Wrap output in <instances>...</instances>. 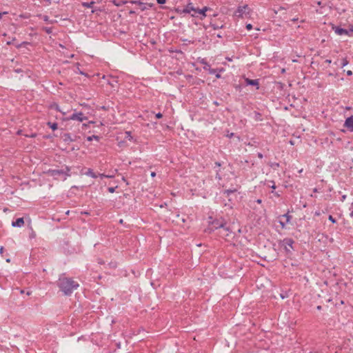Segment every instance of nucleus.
<instances>
[{
    "mask_svg": "<svg viewBox=\"0 0 353 353\" xmlns=\"http://www.w3.org/2000/svg\"><path fill=\"white\" fill-rule=\"evenodd\" d=\"M58 285L65 295L70 296L79 287V283L72 279L61 276L59 279Z\"/></svg>",
    "mask_w": 353,
    "mask_h": 353,
    "instance_id": "f257e3e1",
    "label": "nucleus"
},
{
    "mask_svg": "<svg viewBox=\"0 0 353 353\" xmlns=\"http://www.w3.org/2000/svg\"><path fill=\"white\" fill-rule=\"evenodd\" d=\"M70 169L65 167V169H49L46 171L47 176L52 177L56 180L65 181L68 176H70Z\"/></svg>",
    "mask_w": 353,
    "mask_h": 353,
    "instance_id": "f03ea898",
    "label": "nucleus"
},
{
    "mask_svg": "<svg viewBox=\"0 0 353 353\" xmlns=\"http://www.w3.org/2000/svg\"><path fill=\"white\" fill-rule=\"evenodd\" d=\"M225 224L226 222L223 219H216L212 222H210L208 230L211 232L218 228H223L225 231H228V228L225 227Z\"/></svg>",
    "mask_w": 353,
    "mask_h": 353,
    "instance_id": "7ed1b4c3",
    "label": "nucleus"
},
{
    "mask_svg": "<svg viewBox=\"0 0 353 353\" xmlns=\"http://www.w3.org/2000/svg\"><path fill=\"white\" fill-rule=\"evenodd\" d=\"M279 245L281 248H283L284 250L287 254H291V250L293 248V244L294 243V241L291 238H285L283 240H279L278 241Z\"/></svg>",
    "mask_w": 353,
    "mask_h": 353,
    "instance_id": "20e7f679",
    "label": "nucleus"
},
{
    "mask_svg": "<svg viewBox=\"0 0 353 353\" xmlns=\"http://www.w3.org/2000/svg\"><path fill=\"white\" fill-rule=\"evenodd\" d=\"M250 14V8L248 5L243 6H239L236 10L234 12V17L236 18H245L248 17Z\"/></svg>",
    "mask_w": 353,
    "mask_h": 353,
    "instance_id": "39448f33",
    "label": "nucleus"
},
{
    "mask_svg": "<svg viewBox=\"0 0 353 353\" xmlns=\"http://www.w3.org/2000/svg\"><path fill=\"white\" fill-rule=\"evenodd\" d=\"M196 10V8L194 7L192 3H189L182 10L177 8L176 12L179 14H190L191 12H194L191 15L195 17Z\"/></svg>",
    "mask_w": 353,
    "mask_h": 353,
    "instance_id": "423d86ee",
    "label": "nucleus"
},
{
    "mask_svg": "<svg viewBox=\"0 0 353 353\" xmlns=\"http://www.w3.org/2000/svg\"><path fill=\"white\" fill-rule=\"evenodd\" d=\"M70 120H77L79 121H83L88 119V117L84 115V114L81 112H74L71 114L69 117Z\"/></svg>",
    "mask_w": 353,
    "mask_h": 353,
    "instance_id": "0eeeda50",
    "label": "nucleus"
},
{
    "mask_svg": "<svg viewBox=\"0 0 353 353\" xmlns=\"http://www.w3.org/2000/svg\"><path fill=\"white\" fill-rule=\"evenodd\" d=\"M343 126L350 132H353V116H350L345 119Z\"/></svg>",
    "mask_w": 353,
    "mask_h": 353,
    "instance_id": "6e6552de",
    "label": "nucleus"
},
{
    "mask_svg": "<svg viewBox=\"0 0 353 353\" xmlns=\"http://www.w3.org/2000/svg\"><path fill=\"white\" fill-rule=\"evenodd\" d=\"M245 82L247 85H254V86L256 87V90L259 89V79H250L248 78H245Z\"/></svg>",
    "mask_w": 353,
    "mask_h": 353,
    "instance_id": "1a4fd4ad",
    "label": "nucleus"
},
{
    "mask_svg": "<svg viewBox=\"0 0 353 353\" xmlns=\"http://www.w3.org/2000/svg\"><path fill=\"white\" fill-rule=\"evenodd\" d=\"M24 225V219L23 217L17 218L15 221L12 222L13 227L21 228Z\"/></svg>",
    "mask_w": 353,
    "mask_h": 353,
    "instance_id": "9d476101",
    "label": "nucleus"
},
{
    "mask_svg": "<svg viewBox=\"0 0 353 353\" xmlns=\"http://www.w3.org/2000/svg\"><path fill=\"white\" fill-rule=\"evenodd\" d=\"M334 32L338 35L348 34V30L340 27L334 28Z\"/></svg>",
    "mask_w": 353,
    "mask_h": 353,
    "instance_id": "9b49d317",
    "label": "nucleus"
},
{
    "mask_svg": "<svg viewBox=\"0 0 353 353\" xmlns=\"http://www.w3.org/2000/svg\"><path fill=\"white\" fill-rule=\"evenodd\" d=\"M48 108L50 111H55L56 112H61L59 108V105L56 103H50L49 105H48Z\"/></svg>",
    "mask_w": 353,
    "mask_h": 353,
    "instance_id": "f8f14e48",
    "label": "nucleus"
},
{
    "mask_svg": "<svg viewBox=\"0 0 353 353\" xmlns=\"http://www.w3.org/2000/svg\"><path fill=\"white\" fill-rule=\"evenodd\" d=\"M209 10H210V8L206 6L203 7L202 9L196 8V12H195V15L196 14H202V16L203 17H206L205 12Z\"/></svg>",
    "mask_w": 353,
    "mask_h": 353,
    "instance_id": "ddd939ff",
    "label": "nucleus"
},
{
    "mask_svg": "<svg viewBox=\"0 0 353 353\" xmlns=\"http://www.w3.org/2000/svg\"><path fill=\"white\" fill-rule=\"evenodd\" d=\"M62 138L63 139V141L65 142H67V143H69V142H72V141H74V139H73L72 137H71V134H69V133H65L63 136H62Z\"/></svg>",
    "mask_w": 353,
    "mask_h": 353,
    "instance_id": "4468645a",
    "label": "nucleus"
},
{
    "mask_svg": "<svg viewBox=\"0 0 353 353\" xmlns=\"http://www.w3.org/2000/svg\"><path fill=\"white\" fill-rule=\"evenodd\" d=\"M129 1H126V0H113L112 1V3L117 7L122 6L123 5H125V3H127Z\"/></svg>",
    "mask_w": 353,
    "mask_h": 353,
    "instance_id": "2eb2a0df",
    "label": "nucleus"
},
{
    "mask_svg": "<svg viewBox=\"0 0 353 353\" xmlns=\"http://www.w3.org/2000/svg\"><path fill=\"white\" fill-rule=\"evenodd\" d=\"M85 174L94 179L98 177V175L95 172H94L91 168H88L87 171L85 172Z\"/></svg>",
    "mask_w": 353,
    "mask_h": 353,
    "instance_id": "dca6fc26",
    "label": "nucleus"
},
{
    "mask_svg": "<svg viewBox=\"0 0 353 353\" xmlns=\"http://www.w3.org/2000/svg\"><path fill=\"white\" fill-rule=\"evenodd\" d=\"M237 191V189L236 188H234V189H229V190H225L223 192V195H225V196L227 197H229L230 196L231 194H233L234 192H236Z\"/></svg>",
    "mask_w": 353,
    "mask_h": 353,
    "instance_id": "f3484780",
    "label": "nucleus"
},
{
    "mask_svg": "<svg viewBox=\"0 0 353 353\" xmlns=\"http://www.w3.org/2000/svg\"><path fill=\"white\" fill-rule=\"evenodd\" d=\"M47 125L53 130H56L58 128L57 123L56 122H52V121H48Z\"/></svg>",
    "mask_w": 353,
    "mask_h": 353,
    "instance_id": "a211bd4d",
    "label": "nucleus"
},
{
    "mask_svg": "<svg viewBox=\"0 0 353 353\" xmlns=\"http://www.w3.org/2000/svg\"><path fill=\"white\" fill-rule=\"evenodd\" d=\"M210 26L212 28H213L214 30H217V29H221V28H224L223 24H219V23H212V22L210 23Z\"/></svg>",
    "mask_w": 353,
    "mask_h": 353,
    "instance_id": "6ab92c4d",
    "label": "nucleus"
},
{
    "mask_svg": "<svg viewBox=\"0 0 353 353\" xmlns=\"http://www.w3.org/2000/svg\"><path fill=\"white\" fill-rule=\"evenodd\" d=\"M283 218H285V223H290L291 219H292V216H290L288 213H286L283 215H281L279 216V219H283Z\"/></svg>",
    "mask_w": 353,
    "mask_h": 353,
    "instance_id": "aec40b11",
    "label": "nucleus"
},
{
    "mask_svg": "<svg viewBox=\"0 0 353 353\" xmlns=\"http://www.w3.org/2000/svg\"><path fill=\"white\" fill-rule=\"evenodd\" d=\"M95 3L94 1H92L90 2H83L82 6L84 8H93V5Z\"/></svg>",
    "mask_w": 353,
    "mask_h": 353,
    "instance_id": "412c9836",
    "label": "nucleus"
},
{
    "mask_svg": "<svg viewBox=\"0 0 353 353\" xmlns=\"http://www.w3.org/2000/svg\"><path fill=\"white\" fill-rule=\"evenodd\" d=\"M254 119L256 121H262V116L259 112H254Z\"/></svg>",
    "mask_w": 353,
    "mask_h": 353,
    "instance_id": "4be33fe9",
    "label": "nucleus"
},
{
    "mask_svg": "<svg viewBox=\"0 0 353 353\" xmlns=\"http://www.w3.org/2000/svg\"><path fill=\"white\" fill-rule=\"evenodd\" d=\"M94 139H95L97 141H99V137L96 136V135H92V136L88 137V138H87V140L89 141H92Z\"/></svg>",
    "mask_w": 353,
    "mask_h": 353,
    "instance_id": "5701e85b",
    "label": "nucleus"
},
{
    "mask_svg": "<svg viewBox=\"0 0 353 353\" xmlns=\"http://www.w3.org/2000/svg\"><path fill=\"white\" fill-rule=\"evenodd\" d=\"M268 183H270V184H268V187L271 188L273 190L276 189V187L275 185V183L274 181H268Z\"/></svg>",
    "mask_w": 353,
    "mask_h": 353,
    "instance_id": "b1692460",
    "label": "nucleus"
},
{
    "mask_svg": "<svg viewBox=\"0 0 353 353\" xmlns=\"http://www.w3.org/2000/svg\"><path fill=\"white\" fill-rule=\"evenodd\" d=\"M125 139H128V140H132V137L131 135V132H125Z\"/></svg>",
    "mask_w": 353,
    "mask_h": 353,
    "instance_id": "393cba45",
    "label": "nucleus"
},
{
    "mask_svg": "<svg viewBox=\"0 0 353 353\" xmlns=\"http://www.w3.org/2000/svg\"><path fill=\"white\" fill-rule=\"evenodd\" d=\"M129 2L132 3V4H138L139 6L143 4V2L140 1H133V0H132V1H130Z\"/></svg>",
    "mask_w": 353,
    "mask_h": 353,
    "instance_id": "a878e982",
    "label": "nucleus"
},
{
    "mask_svg": "<svg viewBox=\"0 0 353 353\" xmlns=\"http://www.w3.org/2000/svg\"><path fill=\"white\" fill-rule=\"evenodd\" d=\"M279 222V223H280V225H281L282 228H285V225L287 223H285V221H283L281 220V219H280Z\"/></svg>",
    "mask_w": 353,
    "mask_h": 353,
    "instance_id": "bb28decb",
    "label": "nucleus"
},
{
    "mask_svg": "<svg viewBox=\"0 0 353 353\" xmlns=\"http://www.w3.org/2000/svg\"><path fill=\"white\" fill-rule=\"evenodd\" d=\"M140 9H141V11H144V10H145L147 9L146 4H145V3H143V4H141V5L140 6Z\"/></svg>",
    "mask_w": 353,
    "mask_h": 353,
    "instance_id": "cd10ccee",
    "label": "nucleus"
},
{
    "mask_svg": "<svg viewBox=\"0 0 353 353\" xmlns=\"http://www.w3.org/2000/svg\"><path fill=\"white\" fill-rule=\"evenodd\" d=\"M347 63H348L347 60L346 59H343L342 60L341 67H344V66H345L346 65H347Z\"/></svg>",
    "mask_w": 353,
    "mask_h": 353,
    "instance_id": "c85d7f7f",
    "label": "nucleus"
},
{
    "mask_svg": "<svg viewBox=\"0 0 353 353\" xmlns=\"http://www.w3.org/2000/svg\"><path fill=\"white\" fill-rule=\"evenodd\" d=\"M117 188V187H110V188H108V190L109 192L113 193V192H115V190H116Z\"/></svg>",
    "mask_w": 353,
    "mask_h": 353,
    "instance_id": "c756f323",
    "label": "nucleus"
},
{
    "mask_svg": "<svg viewBox=\"0 0 353 353\" xmlns=\"http://www.w3.org/2000/svg\"><path fill=\"white\" fill-rule=\"evenodd\" d=\"M60 0H46V2H49V3H57Z\"/></svg>",
    "mask_w": 353,
    "mask_h": 353,
    "instance_id": "7c9ffc66",
    "label": "nucleus"
},
{
    "mask_svg": "<svg viewBox=\"0 0 353 353\" xmlns=\"http://www.w3.org/2000/svg\"><path fill=\"white\" fill-rule=\"evenodd\" d=\"M328 219L332 221V223H335L336 222V219L332 216V215H330L329 216V218Z\"/></svg>",
    "mask_w": 353,
    "mask_h": 353,
    "instance_id": "2f4dec72",
    "label": "nucleus"
},
{
    "mask_svg": "<svg viewBox=\"0 0 353 353\" xmlns=\"http://www.w3.org/2000/svg\"><path fill=\"white\" fill-rule=\"evenodd\" d=\"M246 28L248 30H251L252 29V26L250 23L246 25Z\"/></svg>",
    "mask_w": 353,
    "mask_h": 353,
    "instance_id": "473e14b6",
    "label": "nucleus"
},
{
    "mask_svg": "<svg viewBox=\"0 0 353 353\" xmlns=\"http://www.w3.org/2000/svg\"><path fill=\"white\" fill-rule=\"evenodd\" d=\"M45 31H46V33H47L48 34H50L52 32L51 29L48 28H46V27Z\"/></svg>",
    "mask_w": 353,
    "mask_h": 353,
    "instance_id": "72a5a7b5",
    "label": "nucleus"
},
{
    "mask_svg": "<svg viewBox=\"0 0 353 353\" xmlns=\"http://www.w3.org/2000/svg\"><path fill=\"white\" fill-rule=\"evenodd\" d=\"M159 4H164L166 2V0H157Z\"/></svg>",
    "mask_w": 353,
    "mask_h": 353,
    "instance_id": "f704fd0d",
    "label": "nucleus"
},
{
    "mask_svg": "<svg viewBox=\"0 0 353 353\" xmlns=\"http://www.w3.org/2000/svg\"><path fill=\"white\" fill-rule=\"evenodd\" d=\"M162 117H163V114H162L161 112H159V113H157V114H156V117H157V119H161V118H162Z\"/></svg>",
    "mask_w": 353,
    "mask_h": 353,
    "instance_id": "c9c22d12",
    "label": "nucleus"
},
{
    "mask_svg": "<svg viewBox=\"0 0 353 353\" xmlns=\"http://www.w3.org/2000/svg\"><path fill=\"white\" fill-rule=\"evenodd\" d=\"M219 171H220L219 170H216V179H219L220 180V179H221V176H220V174H219Z\"/></svg>",
    "mask_w": 353,
    "mask_h": 353,
    "instance_id": "e433bc0d",
    "label": "nucleus"
},
{
    "mask_svg": "<svg viewBox=\"0 0 353 353\" xmlns=\"http://www.w3.org/2000/svg\"><path fill=\"white\" fill-rule=\"evenodd\" d=\"M97 175H98V176H100L101 179L105 178V176H106V174H99Z\"/></svg>",
    "mask_w": 353,
    "mask_h": 353,
    "instance_id": "4c0bfd02",
    "label": "nucleus"
},
{
    "mask_svg": "<svg viewBox=\"0 0 353 353\" xmlns=\"http://www.w3.org/2000/svg\"><path fill=\"white\" fill-rule=\"evenodd\" d=\"M221 163L215 162V167L214 168H216V167L219 168V167H221Z\"/></svg>",
    "mask_w": 353,
    "mask_h": 353,
    "instance_id": "58836bf2",
    "label": "nucleus"
},
{
    "mask_svg": "<svg viewBox=\"0 0 353 353\" xmlns=\"http://www.w3.org/2000/svg\"><path fill=\"white\" fill-rule=\"evenodd\" d=\"M257 156H258V157H259V158H260V159H262V158L263 157V154H262V153H261V152H259V153L257 154Z\"/></svg>",
    "mask_w": 353,
    "mask_h": 353,
    "instance_id": "ea45409f",
    "label": "nucleus"
},
{
    "mask_svg": "<svg viewBox=\"0 0 353 353\" xmlns=\"http://www.w3.org/2000/svg\"><path fill=\"white\" fill-rule=\"evenodd\" d=\"M276 197H279L280 196V194L277 192H274L272 191V192Z\"/></svg>",
    "mask_w": 353,
    "mask_h": 353,
    "instance_id": "a19ab883",
    "label": "nucleus"
},
{
    "mask_svg": "<svg viewBox=\"0 0 353 353\" xmlns=\"http://www.w3.org/2000/svg\"><path fill=\"white\" fill-rule=\"evenodd\" d=\"M347 75L352 76V72L351 70H347Z\"/></svg>",
    "mask_w": 353,
    "mask_h": 353,
    "instance_id": "79ce46f5",
    "label": "nucleus"
},
{
    "mask_svg": "<svg viewBox=\"0 0 353 353\" xmlns=\"http://www.w3.org/2000/svg\"><path fill=\"white\" fill-rule=\"evenodd\" d=\"M113 177H114V175H110V174H106V176H105V178H108V179H111Z\"/></svg>",
    "mask_w": 353,
    "mask_h": 353,
    "instance_id": "37998d69",
    "label": "nucleus"
},
{
    "mask_svg": "<svg viewBox=\"0 0 353 353\" xmlns=\"http://www.w3.org/2000/svg\"><path fill=\"white\" fill-rule=\"evenodd\" d=\"M350 211H351V212H350V216L351 217H353V209L350 208Z\"/></svg>",
    "mask_w": 353,
    "mask_h": 353,
    "instance_id": "c03bdc74",
    "label": "nucleus"
},
{
    "mask_svg": "<svg viewBox=\"0 0 353 353\" xmlns=\"http://www.w3.org/2000/svg\"><path fill=\"white\" fill-rule=\"evenodd\" d=\"M215 72H216V70H215L214 69H211V70H210V74H215Z\"/></svg>",
    "mask_w": 353,
    "mask_h": 353,
    "instance_id": "a18cd8bd",
    "label": "nucleus"
},
{
    "mask_svg": "<svg viewBox=\"0 0 353 353\" xmlns=\"http://www.w3.org/2000/svg\"><path fill=\"white\" fill-rule=\"evenodd\" d=\"M325 62L326 63L330 64V63H332V61H331L330 59H326V60L325 61Z\"/></svg>",
    "mask_w": 353,
    "mask_h": 353,
    "instance_id": "49530a36",
    "label": "nucleus"
},
{
    "mask_svg": "<svg viewBox=\"0 0 353 353\" xmlns=\"http://www.w3.org/2000/svg\"><path fill=\"white\" fill-rule=\"evenodd\" d=\"M35 236V234L34 232H32V234L30 235V238H34Z\"/></svg>",
    "mask_w": 353,
    "mask_h": 353,
    "instance_id": "de8ad7c7",
    "label": "nucleus"
},
{
    "mask_svg": "<svg viewBox=\"0 0 353 353\" xmlns=\"http://www.w3.org/2000/svg\"><path fill=\"white\" fill-rule=\"evenodd\" d=\"M271 166H276V167H279V164L278 163H273L271 165Z\"/></svg>",
    "mask_w": 353,
    "mask_h": 353,
    "instance_id": "09e8293b",
    "label": "nucleus"
},
{
    "mask_svg": "<svg viewBox=\"0 0 353 353\" xmlns=\"http://www.w3.org/2000/svg\"><path fill=\"white\" fill-rule=\"evenodd\" d=\"M285 8L283 7H280L278 10H276L275 12L277 13L279 10H284Z\"/></svg>",
    "mask_w": 353,
    "mask_h": 353,
    "instance_id": "8fccbe9b",
    "label": "nucleus"
},
{
    "mask_svg": "<svg viewBox=\"0 0 353 353\" xmlns=\"http://www.w3.org/2000/svg\"><path fill=\"white\" fill-rule=\"evenodd\" d=\"M183 41L184 42H185V43H192V41H189V40H188V39H183Z\"/></svg>",
    "mask_w": 353,
    "mask_h": 353,
    "instance_id": "3c124183",
    "label": "nucleus"
},
{
    "mask_svg": "<svg viewBox=\"0 0 353 353\" xmlns=\"http://www.w3.org/2000/svg\"><path fill=\"white\" fill-rule=\"evenodd\" d=\"M129 14H135V11H134V10H130V11L129 12Z\"/></svg>",
    "mask_w": 353,
    "mask_h": 353,
    "instance_id": "603ef678",
    "label": "nucleus"
},
{
    "mask_svg": "<svg viewBox=\"0 0 353 353\" xmlns=\"http://www.w3.org/2000/svg\"><path fill=\"white\" fill-rule=\"evenodd\" d=\"M156 176V173L154 172H151V176L154 177Z\"/></svg>",
    "mask_w": 353,
    "mask_h": 353,
    "instance_id": "864d4df0",
    "label": "nucleus"
},
{
    "mask_svg": "<svg viewBox=\"0 0 353 353\" xmlns=\"http://www.w3.org/2000/svg\"><path fill=\"white\" fill-rule=\"evenodd\" d=\"M261 202H262L261 199H257L256 200V203H259V204L261 203Z\"/></svg>",
    "mask_w": 353,
    "mask_h": 353,
    "instance_id": "5fc2aeb1",
    "label": "nucleus"
},
{
    "mask_svg": "<svg viewBox=\"0 0 353 353\" xmlns=\"http://www.w3.org/2000/svg\"><path fill=\"white\" fill-rule=\"evenodd\" d=\"M216 77L219 79V78H221V75L219 73H217V74H216Z\"/></svg>",
    "mask_w": 353,
    "mask_h": 353,
    "instance_id": "6e6d98bb",
    "label": "nucleus"
},
{
    "mask_svg": "<svg viewBox=\"0 0 353 353\" xmlns=\"http://www.w3.org/2000/svg\"><path fill=\"white\" fill-rule=\"evenodd\" d=\"M317 310H321L322 309V307L321 305L317 306Z\"/></svg>",
    "mask_w": 353,
    "mask_h": 353,
    "instance_id": "4d7b16f0",
    "label": "nucleus"
},
{
    "mask_svg": "<svg viewBox=\"0 0 353 353\" xmlns=\"http://www.w3.org/2000/svg\"><path fill=\"white\" fill-rule=\"evenodd\" d=\"M3 251V247H1L0 253L2 254Z\"/></svg>",
    "mask_w": 353,
    "mask_h": 353,
    "instance_id": "13d9d810",
    "label": "nucleus"
},
{
    "mask_svg": "<svg viewBox=\"0 0 353 353\" xmlns=\"http://www.w3.org/2000/svg\"><path fill=\"white\" fill-rule=\"evenodd\" d=\"M6 14V12L0 13V19L2 17L3 14Z\"/></svg>",
    "mask_w": 353,
    "mask_h": 353,
    "instance_id": "bf43d9fd",
    "label": "nucleus"
},
{
    "mask_svg": "<svg viewBox=\"0 0 353 353\" xmlns=\"http://www.w3.org/2000/svg\"><path fill=\"white\" fill-rule=\"evenodd\" d=\"M217 37H219V38H221V37H222V36H221L220 34H217Z\"/></svg>",
    "mask_w": 353,
    "mask_h": 353,
    "instance_id": "052dcab7",
    "label": "nucleus"
},
{
    "mask_svg": "<svg viewBox=\"0 0 353 353\" xmlns=\"http://www.w3.org/2000/svg\"><path fill=\"white\" fill-rule=\"evenodd\" d=\"M297 20H298V19H295V18H294V19H293L292 21H294V22H295V21H296Z\"/></svg>",
    "mask_w": 353,
    "mask_h": 353,
    "instance_id": "680f3d73",
    "label": "nucleus"
},
{
    "mask_svg": "<svg viewBox=\"0 0 353 353\" xmlns=\"http://www.w3.org/2000/svg\"><path fill=\"white\" fill-rule=\"evenodd\" d=\"M122 180H123V181H126V179H125V178L124 176H123V177H122Z\"/></svg>",
    "mask_w": 353,
    "mask_h": 353,
    "instance_id": "e2e57ef3",
    "label": "nucleus"
},
{
    "mask_svg": "<svg viewBox=\"0 0 353 353\" xmlns=\"http://www.w3.org/2000/svg\"><path fill=\"white\" fill-rule=\"evenodd\" d=\"M110 84L112 87H114V82L110 83Z\"/></svg>",
    "mask_w": 353,
    "mask_h": 353,
    "instance_id": "0e129e2a",
    "label": "nucleus"
},
{
    "mask_svg": "<svg viewBox=\"0 0 353 353\" xmlns=\"http://www.w3.org/2000/svg\"><path fill=\"white\" fill-rule=\"evenodd\" d=\"M233 135H234V134H233V133H231V134L229 135V137H232Z\"/></svg>",
    "mask_w": 353,
    "mask_h": 353,
    "instance_id": "69168bd1",
    "label": "nucleus"
},
{
    "mask_svg": "<svg viewBox=\"0 0 353 353\" xmlns=\"http://www.w3.org/2000/svg\"><path fill=\"white\" fill-rule=\"evenodd\" d=\"M345 197H346V196H345V195H343V196H342V198H343V201L345 199Z\"/></svg>",
    "mask_w": 353,
    "mask_h": 353,
    "instance_id": "338daca9",
    "label": "nucleus"
},
{
    "mask_svg": "<svg viewBox=\"0 0 353 353\" xmlns=\"http://www.w3.org/2000/svg\"><path fill=\"white\" fill-rule=\"evenodd\" d=\"M96 10H97L96 9L92 10V13H94Z\"/></svg>",
    "mask_w": 353,
    "mask_h": 353,
    "instance_id": "774afa93",
    "label": "nucleus"
}]
</instances>
